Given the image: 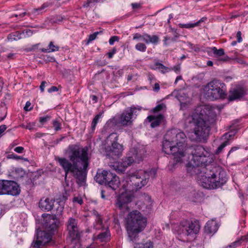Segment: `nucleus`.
I'll return each mask as SVG.
<instances>
[{
    "label": "nucleus",
    "mask_w": 248,
    "mask_h": 248,
    "mask_svg": "<svg viewBox=\"0 0 248 248\" xmlns=\"http://www.w3.org/2000/svg\"><path fill=\"white\" fill-rule=\"evenodd\" d=\"M133 40H142L143 41V34L141 35L140 33H135L133 36Z\"/></svg>",
    "instance_id": "nucleus-48"
},
{
    "label": "nucleus",
    "mask_w": 248,
    "mask_h": 248,
    "mask_svg": "<svg viewBox=\"0 0 248 248\" xmlns=\"http://www.w3.org/2000/svg\"><path fill=\"white\" fill-rule=\"evenodd\" d=\"M121 190V193L117 197L115 204L122 212H124L129 210L128 204L132 201V196L130 193L131 189L127 187L124 183Z\"/></svg>",
    "instance_id": "nucleus-11"
},
{
    "label": "nucleus",
    "mask_w": 248,
    "mask_h": 248,
    "mask_svg": "<svg viewBox=\"0 0 248 248\" xmlns=\"http://www.w3.org/2000/svg\"><path fill=\"white\" fill-rule=\"evenodd\" d=\"M116 52V48L114 47L110 51L108 52L107 53V55L108 56V58L109 59H111L113 57L114 54H115Z\"/></svg>",
    "instance_id": "nucleus-47"
},
{
    "label": "nucleus",
    "mask_w": 248,
    "mask_h": 248,
    "mask_svg": "<svg viewBox=\"0 0 248 248\" xmlns=\"http://www.w3.org/2000/svg\"><path fill=\"white\" fill-rule=\"evenodd\" d=\"M52 124L56 131L60 130L61 129V124L57 120H53Z\"/></svg>",
    "instance_id": "nucleus-39"
},
{
    "label": "nucleus",
    "mask_w": 248,
    "mask_h": 248,
    "mask_svg": "<svg viewBox=\"0 0 248 248\" xmlns=\"http://www.w3.org/2000/svg\"><path fill=\"white\" fill-rule=\"evenodd\" d=\"M21 33V35L23 34L25 37H29L32 35L33 32L31 30H24Z\"/></svg>",
    "instance_id": "nucleus-41"
},
{
    "label": "nucleus",
    "mask_w": 248,
    "mask_h": 248,
    "mask_svg": "<svg viewBox=\"0 0 248 248\" xmlns=\"http://www.w3.org/2000/svg\"><path fill=\"white\" fill-rule=\"evenodd\" d=\"M101 0H87L84 2L83 7L84 8H88L94 5L96 3L100 2Z\"/></svg>",
    "instance_id": "nucleus-31"
},
{
    "label": "nucleus",
    "mask_w": 248,
    "mask_h": 248,
    "mask_svg": "<svg viewBox=\"0 0 248 248\" xmlns=\"http://www.w3.org/2000/svg\"><path fill=\"white\" fill-rule=\"evenodd\" d=\"M204 108H209L208 107H204ZM203 106H199L196 108L192 115L188 116L185 120L186 124H192L194 125L193 131L189 133L188 138L191 140L201 142L204 140L208 136L210 128L208 120H206L202 110Z\"/></svg>",
    "instance_id": "nucleus-3"
},
{
    "label": "nucleus",
    "mask_w": 248,
    "mask_h": 248,
    "mask_svg": "<svg viewBox=\"0 0 248 248\" xmlns=\"http://www.w3.org/2000/svg\"><path fill=\"white\" fill-rule=\"evenodd\" d=\"M236 37H237V42L238 43L241 42L242 41V38L241 37V32L240 31H238L237 32Z\"/></svg>",
    "instance_id": "nucleus-55"
},
{
    "label": "nucleus",
    "mask_w": 248,
    "mask_h": 248,
    "mask_svg": "<svg viewBox=\"0 0 248 248\" xmlns=\"http://www.w3.org/2000/svg\"><path fill=\"white\" fill-rule=\"evenodd\" d=\"M65 195H64L63 196V200H66L67 199V197L68 196V194L67 193V191H69L70 189H66L65 187Z\"/></svg>",
    "instance_id": "nucleus-63"
},
{
    "label": "nucleus",
    "mask_w": 248,
    "mask_h": 248,
    "mask_svg": "<svg viewBox=\"0 0 248 248\" xmlns=\"http://www.w3.org/2000/svg\"><path fill=\"white\" fill-rule=\"evenodd\" d=\"M67 231L71 240H78L80 236V232L76 219L70 217L67 222Z\"/></svg>",
    "instance_id": "nucleus-14"
},
{
    "label": "nucleus",
    "mask_w": 248,
    "mask_h": 248,
    "mask_svg": "<svg viewBox=\"0 0 248 248\" xmlns=\"http://www.w3.org/2000/svg\"><path fill=\"white\" fill-rule=\"evenodd\" d=\"M4 181L0 180V195H4Z\"/></svg>",
    "instance_id": "nucleus-44"
},
{
    "label": "nucleus",
    "mask_w": 248,
    "mask_h": 248,
    "mask_svg": "<svg viewBox=\"0 0 248 248\" xmlns=\"http://www.w3.org/2000/svg\"><path fill=\"white\" fill-rule=\"evenodd\" d=\"M93 239L96 243L109 241L110 239V233L109 229L101 231V232L98 234H94Z\"/></svg>",
    "instance_id": "nucleus-17"
},
{
    "label": "nucleus",
    "mask_w": 248,
    "mask_h": 248,
    "mask_svg": "<svg viewBox=\"0 0 248 248\" xmlns=\"http://www.w3.org/2000/svg\"><path fill=\"white\" fill-rule=\"evenodd\" d=\"M185 134L176 130L168 131L164 138L162 150L167 154L173 156L174 161L181 162L183 158L189 154V162L186 164L187 172L197 175L199 183L206 189H215L220 187L227 180L226 172L221 168L207 166L209 162L210 153L202 146L187 147Z\"/></svg>",
    "instance_id": "nucleus-1"
},
{
    "label": "nucleus",
    "mask_w": 248,
    "mask_h": 248,
    "mask_svg": "<svg viewBox=\"0 0 248 248\" xmlns=\"http://www.w3.org/2000/svg\"><path fill=\"white\" fill-rule=\"evenodd\" d=\"M59 46L57 45H55L53 42H50L47 48H43L41 51L45 53H50L58 51Z\"/></svg>",
    "instance_id": "nucleus-27"
},
{
    "label": "nucleus",
    "mask_w": 248,
    "mask_h": 248,
    "mask_svg": "<svg viewBox=\"0 0 248 248\" xmlns=\"http://www.w3.org/2000/svg\"><path fill=\"white\" fill-rule=\"evenodd\" d=\"M58 91V89L56 86H52L48 90L49 93H52L54 92H57Z\"/></svg>",
    "instance_id": "nucleus-57"
},
{
    "label": "nucleus",
    "mask_w": 248,
    "mask_h": 248,
    "mask_svg": "<svg viewBox=\"0 0 248 248\" xmlns=\"http://www.w3.org/2000/svg\"><path fill=\"white\" fill-rule=\"evenodd\" d=\"M136 244L134 246V248H154V245L153 242L150 241H148L144 244Z\"/></svg>",
    "instance_id": "nucleus-29"
},
{
    "label": "nucleus",
    "mask_w": 248,
    "mask_h": 248,
    "mask_svg": "<svg viewBox=\"0 0 248 248\" xmlns=\"http://www.w3.org/2000/svg\"><path fill=\"white\" fill-rule=\"evenodd\" d=\"M54 235L46 230L38 231L36 233V240H34L31 246L35 248H40L49 243Z\"/></svg>",
    "instance_id": "nucleus-12"
},
{
    "label": "nucleus",
    "mask_w": 248,
    "mask_h": 248,
    "mask_svg": "<svg viewBox=\"0 0 248 248\" xmlns=\"http://www.w3.org/2000/svg\"><path fill=\"white\" fill-rule=\"evenodd\" d=\"M218 226L215 220L208 221L204 227V231L206 233L211 234L215 233L218 230Z\"/></svg>",
    "instance_id": "nucleus-22"
},
{
    "label": "nucleus",
    "mask_w": 248,
    "mask_h": 248,
    "mask_svg": "<svg viewBox=\"0 0 248 248\" xmlns=\"http://www.w3.org/2000/svg\"><path fill=\"white\" fill-rule=\"evenodd\" d=\"M135 48L139 51L143 52L146 51L147 47L144 44L139 43L135 46Z\"/></svg>",
    "instance_id": "nucleus-36"
},
{
    "label": "nucleus",
    "mask_w": 248,
    "mask_h": 248,
    "mask_svg": "<svg viewBox=\"0 0 248 248\" xmlns=\"http://www.w3.org/2000/svg\"><path fill=\"white\" fill-rule=\"evenodd\" d=\"M171 70H173L176 74H179L180 71L181 66L179 65H176L171 68Z\"/></svg>",
    "instance_id": "nucleus-54"
},
{
    "label": "nucleus",
    "mask_w": 248,
    "mask_h": 248,
    "mask_svg": "<svg viewBox=\"0 0 248 248\" xmlns=\"http://www.w3.org/2000/svg\"><path fill=\"white\" fill-rule=\"evenodd\" d=\"M20 192L19 186L16 183L13 181L5 180L4 195L17 196Z\"/></svg>",
    "instance_id": "nucleus-15"
},
{
    "label": "nucleus",
    "mask_w": 248,
    "mask_h": 248,
    "mask_svg": "<svg viewBox=\"0 0 248 248\" xmlns=\"http://www.w3.org/2000/svg\"><path fill=\"white\" fill-rule=\"evenodd\" d=\"M235 133L233 132H229L228 133L225 134L224 136H225V138L227 140L223 142L217 149L216 151V154H219L222 152L223 149L228 145L230 144L229 139L233 136Z\"/></svg>",
    "instance_id": "nucleus-24"
},
{
    "label": "nucleus",
    "mask_w": 248,
    "mask_h": 248,
    "mask_svg": "<svg viewBox=\"0 0 248 248\" xmlns=\"http://www.w3.org/2000/svg\"><path fill=\"white\" fill-rule=\"evenodd\" d=\"M203 95L210 100L225 98L227 97L226 86L221 80L215 78L204 87Z\"/></svg>",
    "instance_id": "nucleus-6"
},
{
    "label": "nucleus",
    "mask_w": 248,
    "mask_h": 248,
    "mask_svg": "<svg viewBox=\"0 0 248 248\" xmlns=\"http://www.w3.org/2000/svg\"><path fill=\"white\" fill-rule=\"evenodd\" d=\"M150 67L154 70L158 69L161 73L165 74L171 70L170 68L166 67L159 62H156L154 65H151Z\"/></svg>",
    "instance_id": "nucleus-25"
},
{
    "label": "nucleus",
    "mask_w": 248,
    "mask_h": 248,
    "mask_svg": "<svg viewBox=\"0 0 248 248\" xmlns=\"http://www.w3.org/2000/svg\"><path fill=\"white\" fill-rule=\"evenodd\" d=\"M91 97L93 103H96L97 102V97L95 95H92Z\"/></svg>",
    "instance_id": "nucleus-64"
},
{
    "label": "nucleus",
    "mask_w": 248,
    "mask_h": 248,
    "mask_svg": "<svg viewBox=\"0 0 248 248\" xmlns=\"http://www.w3.org/2000/svg\"><path fill=\"white\" fill-rule=\"evenodd\" d=\"M9 158H12V159H16V160H18V159H21L22 158V156H18L16 155H15V154H11L10 155H9V157H8Z\"/></svg>",
    "instance_id": "nucleus-52"
},
{
    "label": "nucleus",
    "mask_w": 248,
    "mask_h": 248,
    "mask_svg": "<svg viewBox=\"0 0 248 248\" xmlns=\"http://www.w3.org/2000/svg\"><path fill=\"white\" fill-rule=\"evenodd\" d=\"M143 41L146 44H157L159 41V38L156 35H150L147 33L143 34Z\"/></svg>",
    "instance_id": "nucleus-26"
},
{
    "label": "nucleus",
    "mask_w": 248,
    "mask_h": 248,
    "mask_svg": "<svg viewBox=\"0 0 248 248\" xmlns=\"http://www.w3.org/2000/svg\"><path fill=\"white\" fill-rule=\"evenodd\" d=\"M46 83V82L45 81H43L41 82V84L40 86V89L42 92H44L45 87V84Z\"/></svg>",
    "instance_id": "nucleus-56"
},
{
    "label": "nucleus",
    "mask_w": 248,
    "mask_h": 248,
    "mask_svg": "<svg viewBox=\"0 0 248 248\" xmlns=\"http://www.w3.org/2000/svg\"><path fill=\"white\" fill-rule=\"evenodd\" d=\"M164 116L162 114H159L157 116H149L147 117L148 121L151 122V126L153 128L156 127L159 125L163 119Z\"/></svg>",
    "instance_id": "nucleus-23"
},
{
    "label": "nucleus",
    "mask_w": 248,
    "mask_h": 248,
    "mask_svg": "<svg viewBox=\"0 0 248 248\" xmlns=\"http://www.w3.org/2000/svg\"><path fill=\"white\" fill-rule=\"evenodd\" d=\"M7 127L5 125H1L0 126V132L2 134L6 129Z\"/></svg>",
    "instance_id": "nucleus-59"
},
{
    "label": "nucleus",
    "mask_w": 248,
    "mask_h": 248,
    "mask_svg": "<svg viewBox=\"0 0 248 248\" xmlns=\"http://www.w3.org/2000/svg\"><path fill=\"white\" fill-rule=\"evenodd\" d=\"M178 99L180 102L181 109H184L186 108L187 106L190 103L189 100L186 102H183V99L182 98V96L180 94L178 96Z\"/></svg>",
    "instance_id": "nucleus-34"
},
{
    "label": "nucleus",
    "mask_w": 248,
    "mask_h": 248,
    "mask_svg": "<svg viewBox=\"0 0 248 248\" xmlns=\"http://www.w3.org/2000/svg\"><path fill=\"white\" fill-rule=\"evenodd\" d=\"M118 136L116 133H111L107 138V141L110 142L111 146H107L105 147L106 155L108 157L115 159L121 155L124 148L123 145L119 143Z\"/></svg>",
    "instance_id": "nucleus-8"
},
{
    "label": "nucleus",
    "mask_w": 248,
    "mask_h": 248,
    "mask_svg": "<svg viewBox=\"0 0 248 248\" xmlns=\"http://www.w3.org/2000/svg\"><path fill=\"white\" fill-rule=\"evenodd\" d=\"M179 227V233H182L185 235L188 236L193 234H197L199 231L200 226L198 223L196 221L190 222L188 221H185L181 223Z\"/></svg>",
    "instance_id": "nucleus-13"
},
{
    "label": "nucleus",
    "mask_w": 248,
    "mask_h": 248,
    "mask_svg": "<svg viewBox=\"0 0 248 248\" xmlns=\"http://www.w3.org/2000/svg\"><path fill=\"white\" fill-rule=\"evenodd\" d=\"M200 21H197L194 23L180 24L179 27L181 28L190 29L199 26Z\"/></svg>",
    "instance_id": "nucleus-30"
},
{
    "label": "nucleus",
    "mask_w": 248,
    "mask_h": 248,
    "mask_svg": "<svg viewBox=\"0 0 248 248\" xmlns=\"http://www.w3.org/2000/svg\"><path fill=\"white\" fill-rule=\"evenodd\" d=\"M238 149L237 147H232L231 148V149L230 150V151L229 152L228 154V155H227V156L228 157L229 156V155L233 152H234V151H236L237 149Z\"/></svg>",
    "instance_id": "nucleus-62"
},
{
    "label": "nucleus",
    "mask_w": 248,
    "mask_h": 248,
    "mask_svg": "<svg viewBox=\"0 0 248 248\" xmlns=\"http://www.w3.org/2000/svg\"><path fill=\"white\" fill-rule=\"evenodd\" d=\"M119 40V38L117 36H112L109 40V43L110 45H113L115 42H118Z\"/></svg>",
    "instance_id": "nucleus-42"
},
{
    "label": "nucleus",
    "mask_w": 248,
    "mask_h": 248,
    "mask_svg": "<svg viewBox=\"0 0 248 248\" xmlns=\"http://www.w3.org/2000/svg\"><path fill=\"white\" fill-rule=\"evenodd\" d=\"M93 214L95 217V221L93 223V228L95 230L103 231L108 229V225L107 222H103L100 214L95 210L93 211Z\"/></svg>",
    "instance_id": "nucleus-16"
},
{
    "label": "nucleus",
    "mask_w": 248,
    "mask_h": 248,
    "mask_svg": "<svg viewBox=\"0 0 248 248\" xmlns=\"http://www.w3.org/2000/svg\"><path fill=\"white\" fill-rule=\"evenodd\" d=\"M146 150L143 145H139L130 149L128 156L122 160L121 166L123 167L120 169L121 171H124L128 166L133 163H139L145 156Z\"/></svg>",
    "instance_id": "nucleus-7"
},
{
    "label": "nucleus",
    "mask_w": 248,
    "mask_h": 248,
    "mask_svg": "<svg viewBox=\"0 0 248 248\" xmlns=\"http://www.w3.org/2000/svg\"><path fill=\"white\" fill-rule=\"evenodd\" d=\"M73 202H77L80 205H81L83 203V201L82 198L79 197H74L73 199Z\"/></svg>",
    "instance_id": "nucleus-46"
},
{
    "label": "nucleus",
    "mask_w": 248,
    "mask_h": 248,
    "mask_svg": "<svg viewBox=\"0 0 248 248\" xmlns=\"http://www.w3.org/2000/svg\"><path fill=\"white\" fill-rule=\"evenodd\" d=\"M63 210L62 206H59L57 209V212L55 215H51L48 214H43L42 217V226L44 230L54 234L57 232L60 221L57 218L56 216L62 215Z\"/></svg>",
    "instance_id": "nucleus-9"
},
{
    "label": "nucleus",
    "mask_w": 248,
    "mask_h": 248,
    "mask_svg": "<svg viewBox=\"0 0 248 248\" xmlns=\"http://www.w3.org/2000/svg\"><path fill=\"white\" fill-rule=\"evenodd\" d=\"M31 103L28 101L26 102L25 106L24 108V109L26 111H30L31 109Z\"/></svg>",
    "instance_id": "nucleus-53"
},
{
    "label": "nucleus",
    "mask_w": 248,
    "mask_h": 248,
    "mask_svg": "<svg viewBox=\"0 0 248 248\" xmlns=\"http://www.w3.org/2000/svg\"><path fill=\"white\" fill-rule=\"evenodd\" d=\"M54 200L49 198L42 199L39 203L40 208L44 211H50L54 206Z\"/></svg>",
    "instance_id": "nucleus-19"
},
{
    "label": "nucleus",
    "mask_w": 248,
    "mask_h": 248,
    "mask_svg": "<svg viewBox=\"0 0 248 248\" xmlns=\"http://www.w3.org/2000/svg\"><path fill=\"white\" fill-rule=\"evenodd\" d=\"M213 53L217 56H221L224 55V50L222 48L217 49L216 47L211 48Z\"/></svg>",
    "instance_id": "nucleus-33"
},
{
    "label": "nucleus",
    "mask_w": 248,
    "mask_h": 248,
    "mask_svg": "<svg viewBox=\"0 0 248 248\" xmlns=\"http://www.w3.org/2000/svg\"><path fill=\"white\" fill-rule=\"evenodd\" d=\"M14 151L17 153L21 154L24 151V148L21 146H18L14 149Z\"/></svg>",
    "instance_id": "nucleus-49"
},
{
    "label": "nucleus",
    "mask_w": 248,
    "mask_h": 248,
    "mask_svg": "<svg viewBox=\"0 0 248 248\" xmlns=\"http://www.w3.org/2000/svg\"><path fill=\"white\" fill-rule=\"evenodd\" d=\"M244 95V90L241 88L232 89L229 91L228 100L230 101H232L236 99H239L242 97Z\"/></svg>",
    "instance_id": "nucleus-20"
},
{
    "label": "nucleus",
    "mask_w": 248,
    "mask_h": 248,
    "mask_svg": "<svg viewBox=\"0 0 248 248\" xmlns=\"http://www.w3.org/2000/svg\"><path fill=\"white\" fill-rule=\"evenodd\" d=\"M25 15H30V14L29 13H27L26 12V11H24L23 12H22V13H16V14H15L14 16H15V17H19V18H22L23 17H24Z\"/></svg>",
    "instance_id": "nucleus-45"
},
{
    "label": "nucleus",
    "mask_w": 248,
    "mask_h": 248,
    "mask_svg": "<svg viewBox=\"0 0 248 248\" xmlns=\"http://www.w3.org/2000/svg\"><path fill=\"white\" fill-rule=\"evenodd\" d=\"M132 7L133 9H138L140 7V4L138 3H133L131 4Z\"/></svg>",
    "instance_id": "nucleus-58"
},
{
    "label": "nucleus",
    "mask_w": 248,
    "mask_h": 248,
    "mask_svg": "<svg viewBox=\"0 0 248 248\" xmlns=\"http://www.w3.org/2000/svg\"><path fill=\"white\" fill-rule=\"evenodd\" d=\"M160 86L158 83H155V86L154 87V90L156 92H158L159 90Z\"/></svg>",
    "instance_id": "nucleus-61"
},
{
    "label": "nucleus",
    "mask_w": 248,
    "mask_h": 248,
    "mask_svg": "<svg viewBox=\"0 0 248 248\" xmlns=\"http://www.w3.org/2000/svg\"><path fill=\"white\" fill-rule=\"evenodd\" d=\"M189 45L190 48L194 50L196 52H198L200 50V47L198 46L193 45V44H192L191 43H189Z\"/></svg>",
    "instance_id": "nucleus-51"
},
{
    "label": "nucleus",
    "mask_w": 248,
    "mask_h": 248,
    "mask_svg": "<svg viewBox=\"0 0 248 248\" xmlns=\"http://www.w3.org/2000/svg\"><path fill=\"white\" fill-rule=\"evenodd\" d=\"M126 228L130 241L137 243L139 239V233L146 226V218L137 210L129 213L125 218Z\"/></svg>",
    "instance_id": "nucleus-4"
},
{
    "label": "nucleus",
    "mask_w": 248,
    "mask_h": 248,
    "mask_svg": "<svg viewBox=\"0 0 248 248\" xmlns=\"http://www.w3.org/2000/svg\"><path fill=\"white\" fill-rule=\"evenodd\" d=\"M101 116H102L101 113L98 114L95 116V117L93 119L92 123V125H91L92 131L93 132L94 131L96 126V124L98 122V120L101 117Z\"/></svg>",
    "instance_id": "nucleus-32"
},
{
    "label": "nucleus",
    "mask_w": 248,
    "mask_h": 248,
    "mask_svg": "<svg viewBox=\"0 0 248 248\" xmlns=\"http://www.w3.org/2000/svg\"><path fill=\"white\" fill-rule=\"evenodd\" d=\"M68 150L69 160L64 157H58L57 160L64 170L65 178L67 174L71 172L77 179L78 183L81 186L84 185L86 178L84 170L89 164L88 148L70 145L68 146Z\"/></svg>",
    "instance_id": "nucleus-2"
},
{
    "label": "nucleus",
    "mask_w": 248,
    "mask_h": 248,
    "mask_svg": "<svg viewBox=\"0 0 248 248\" xmlns=\"http://www.w3.org/2000/svg\"><path fill=\"white\" fill-rule=\"evenodd\" d=\"M21 33L19 32H15L8 35L7 39L9 41H13L18 40L21 38Z\"/></svg>",
    "instance_id": "nucleus-28"
},
{
    "label": "nucleus",
    "mask_w": 248,
    "mask_h": 248,
    "mask_svg": "<svg viewBox=\"0 0 248 248\" xmlns=\"http://www.w3.org/2000/svg\"><path fill=\"white\" fill-rule=\"evenodd\" d=\"M140 110V108L131 107L124 110L120 115L116 116L114 120L124 126L131 125L138 115L137 112Z\"/></svg>",
    "instance_id": "nucleus-10"
},
{
    "label": "nucleus",
    "mask_w": 248,
    "mask_h": 248,
    "mask_svg": "<svg viewBox=\"0 0 248 248\" xmlns=\"http://www.w3.org/2000/svg\"><path fill=\"white\" fill-rule=\"evenodd\" d=\"M50 117L49 116H46V117H41L40 118V122L42 124H44L49 120H50Z\"/></svg>",
    "instance_id": "nucleus-50"
},
{
    "label": "nucleus",
    "mask_w": 248,
    "mask_h": 248,
    "mask_svg": "<svg viewBox=\"0 0 248 248\" xmlns=\"http://www.w3.org/2000/svg\"><path fill=\"white\" fill-rule=\"evenodd\" d=\"M242 240H237L228 245L225 248H236L241 245Z\"/></svg>",
    "instance_id": "nucleus-37"
},
{
    "label": "nucleus",
    "mask_w": 248,
    "mask_h": 248,
    "mask_svg": "<svg viewBox=\"0 0 248 248\" xmlns=\"http://www.w3.org/2000/svg\"><path fill=\"white\" fill-rule=\"evenodd\" d=\"M102 31H96L93 33L90 34L89 37V42H91L96 39L97 36L102 33Z\"/></svg>",
    "instance_id": "nucleus-40"
},
{
    "label": "nucleus",
    "mask_w": 248,
    "mask_h": 248,
    "mask_svg": "<svg viewBox=\"0 0 248 248\" xmlns=\"http://www.w3.org/2000/svg\"><path fill=\"white\" fill-rule=\"evenodd\" d=\"M112 173L107 170H102L101 172L98 171L95 179L96 181L100 184H105L106 185L108 179L111 178Z\"/></svg>",
    "instance_id": "nucleus-18"
},
{
    "label": "nucleus",
    "mask_w": 248,
    "mask_h": 248,
    "mask_svg": "<svg viewBox=\"0 0 248 248\" xmlns=\"http://www.w3.org/2000/svg\"><path fill=\"white\" fill-rule=\"evenodd\" d=\"M166 108V106L164 104L161 103L157 105L153 110L154 113L158 112L163 110Z\"/></svg>",
    "instance_id": "nucleus-38"
},
{
    "label": "nucleus",
    "mask_w": 248,
    "mask_h": 248,
    "mask_svg": "<svg viewBox=\"0 0 248 248\" xmlns=\"http://www.w3.org/2000/svg\"><path fill=\"white\" fill-rule=\"evenodd\" d=\"M155 174V170H151L147 172L143 170H137L134 172L129 173L123 181V184L125 183L126 186L132 190H138L145 186L149 179L150 174Z\"/></svg>",
    "instance_id": "nucleus-5"
},
{
    "label": "nucleus",
    "mask_w": 248,
    "mask_h": 248,
    "mask_svg": "<svg viewBox=\"0 0 248 248\" xmlns=\"http://www.w3.org/2000/svg\"><path fill=\"white\" fill-rule=\"evenodd\" d=\"M21 126L23 128H26L27 129L32 130L34 128L35 124H34L29 123V124H27L26 125L23 124Z\"/></svg>",
    "instance_id": "nucleus-43"
},
{
    "label": "nucleus",
    "mask_w": 248,
    "mask_h": 248,
    "mask_svg": "<svg viewBox=\"0 0 248 248\" xmlns=\"http://www.w3.org/2000/svg\"><path fill=\"white\" fill-rule=\"evenodd\" d=\"M48 6V4L44 3L41 7L38 8L33 9L31 12L32 14H39L42 12V11L45 8L47 7Z\"/></svg>",
    "instance_id": "nucleus-35"
},
{
    "label": "nucleus",
    "mask_w": 248,
    "mask_h": 248,
    "mask_svg": "<svg viewBox=\"0 0 248 248\" xmlns=\"http://www.w3.org/2000/svg\"><path fill=\"white\" fill-rule=\"evenodd\" d=\"M120 185V181L119 177L115 174L112 173V177L108 179L106 186L115 190L119 188Z\"/></svg>",
    "instance_id": "nucleus-21"
},
{
    "label": "nucleus",
    "mask_w": 248,
    "mask_h": 248,
    "mask_svg": "<svg viewBox=\"0 0 248 248\" xmlns=\"http://www.w3.org/2000/svg\"><path fill=\"white\" fill-rule=\"evenodd\" d=\"M239 240H242V242L243 241L248 242V234L242 236Z\"/></svg>",
    "instance_id": "nucleus-60"
}]
</instances>
